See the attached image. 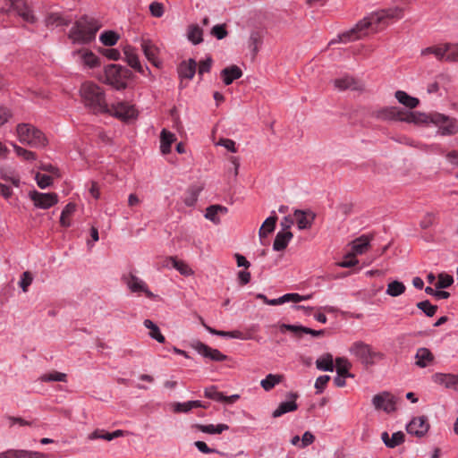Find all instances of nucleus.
Instances as JSON below:
<instances>
[{
	"instance_id": "f257e3e1",
	"label": "nucleus",
	"mask_w": 458,
	"mask_h": 458,
	"mask_svg": "<svg viewBox=\"0 0 458 458\" xmlns=\"http://www.w3.org/2000/svg\"><path fill=\"white\" fill-rule=\"evenodd\" d=\"M403 17V9L393 7L378 10L369 13L360 20L352 29L340 34L337 38L329 42V46L335 43H348L361 39L370 34L383 30L391 23Z\"/></svg>"
},
{
	"instance_id": "f03ea898",
	"label": "nucleus",
	"mask_w": 458,
	"mask_h": 458,
	"mask_svg": "<svg viewBox=\"0 0 458 458\" xmlns=\"http://www.w3.org/2000/svg\"><path fill=\"white\" fill-rule=\"evenodd\" d=\"M81 96L85 106L93 113H108L109 107L106 101L104 90L93 82H85L81 85Z\"/></svg>"
},
{
	"instance_id": "7ed1b4c3",
	"label": "nucleus",
	"mask_w": 458,
	"mask_h": 458,
	"mask_svg": "<svg viewBox=\"0 0 458 458\" xmlns=\"http://www.w3.org/2000/svg\"><path fill=\"white\" fill-rule=\"evenodd\" d=\"M100 25L94 18L83 16L76 21L69 32V38L74 43L88 44L95 39Z\"/></svg>"
},
{
	"instance_id": "20e7f679",
	"label": "nucleus",
	"mask_w": 458,
	"mask_h": 458,
	"mask_svg": "<svg viewBox=\"0 0 458 458\" xmlns=\"http://www.w3.org/2000/svg\"><path fill=\"white\" fill-rule=\"evenodd\" d=\"M16 133L20 142L32 148H42L48 143L44 132L30 123L18 124Z\"/></svg>"
},
{
	"instance_id": "39448f33",
	"label": "nucleus",
	"mask_w": 458,
	"mask_h": 458,
	"mask_svg": "<svg viewBox=\"0 0 458 458\" xmlns=\"http://www.w3.org/2000/svg\"><path fill=\"white\" fill-rule=\"evenodd\" d=\"M375 115L381 120H396L415 124H420L426 119L423 113L407 112L394 106L384 107L377 111Z\"/></svg>"
},
{
	"instance_id": "423d86ee",
	"label": "nucleus",
	"mask_w": 458,
	"mask_h": 458,
	"mask_svg": "<svg viewBox=\"0 0 458 458\" xmlns=\"http://www.w3.org/2000/svg\"><path fill=\"white\" fill-rule=\"evenodd\" d=\"M425 121L420 123H434L438 128V132L441 135H454L458 132V121L454 117L446 116L439 113L425 114Z\"/></svg>"
},
{
	"instance_id": "0eeeda50",
	"label": "nucleus",
	"mask_w": 458,
	"mask_h": 458,
	"mask_svg": "<svg viewBox=\"0 0 458 458\" xmlns=\"http://www.w3.org/2000/svg\"><path fill=\"white\" fill-rule=\"evenodd\" d=\"M350 352L365 365H373L376 360L384 358L383 353L375 351L371 345L360 341L352 344Z\"/></svg>"
},
{
	"instance_id": "6e6552de",
	"label": "nucleus",
	"mask_w": 458,
	"mask_h": 458,
	"mask_svg": "<svg viewBox=\"0 0 458 458\" xmlns=\"http://www.w3.org/2000/svg\"><path fill=\"white\" fill-rule=\"evenodd\" d=\"M130 71L118 64H109L105 68L104 82L111 85L115 89H123L127 83L125 80L128 78Z\"/></svg>"
},
{
	"instance_id": "1a4fd4ad",
	"label": "nucleus",
	"mask_w": 458,
	"mask_h": 458,
	"mask_svg": "<svg viewBox=\"0 0 458 458\" xmlns=\"http://www.w3.org/2000/svg\"><path fill=\"white\" fill-rule=\"evenodd\" d=\"M14 12L24 21L34 23L37 18L24 0H4V4L0 7L1 13Z\"/></svg>"
},
{
	"instance_id": "9d476101",
	"label": "nucleus",
	"mask_w": 458,
	"mask_h": 458,
	"mask_svg": "<svg viewBox=\"0 0 458 458\" xmlns=\"http://www.w3.org/2000/svg\"><path fill=\"white\" fill-rule=\"evenodd\" d=\"M372 403L377 410H383L390 413L396 409V398L388 392H383L376 394L372 399Z\"/></svg>"
},
{
	"instance_id": "9b49d317",
	"label": "nucleus",
	"mask_w": 458,
	"mask_h": 458,
	"mask_svg": "<svg viewBox=\"0 0 458 458\" xmlns=\"http://www.w3.org/2000/svg\"><path fill=\"white\" fill-rule=\"evenodd\" d=\"M30 199L33 201L37 208L47 209L58 202V196L56 193H42L37 191L30 192Z\"/></svg>"
},
{
	"instance_id": "f8f14e48",
	"label": "nucleus",
	"mask_w": 458,
	"mask_h": 458,
	"mask_svg": "<svg viewBox=\"0 0 458 458\" xmlns=\"http://www.w3.org/2000/svg\"><path fill=\"white\" fill-rule=\"evenodd\" d=\"M192 347L194 348V350L198 352V353L211 360L223 361L228 360V357L223 354L219 350L213 349L199 341H197L194 344H192Z\"/></svg>"
},
{
	"instance_id": "ddd939ff",
	"label": "nucleus",
	"mask_w": 458,
	"mask_h": 458,
	"mask_svg": "<svg viewBox=\"0 0 458 458\" xmlns=\"http://www.w3.org/2000/svg\"><path fill=\"white\" fill-rule=\"evenodd\" d=\"M429 427L428 418L426 416H419L411 420L406 429L409 434L421 437L428 433Z\"/></svg>"
},
{
	"instance_id": "4468645a",
	"label": "nucleus",
	"mask_w": 458,
	"mask_h": 458,
	"mask_svg": "<svg viewBox=\"0 0 458 458\" xmlns=\"http://www.w3.org/2000/svg\"><path fill=\"white\" fill-rule=\"evenodd\" d=\"M124 280H125V283H126L128 288L132 293H143L149 299L156 298V295L148 290L147 284L142 279L139 278L138 276H136L132 274H130L128 276H126L124 278Z\"/></svg>"
},
{
	"instance_id": "2eb2a0df",
	"label": "nucleus",
	"mask_w": 458,
	"mask_h": 458,
	"mask_svg": "<svg viewBox=\"0 0 458 458\" xmlns=\"http://www.w3.org/2000/svg\"><path fill=\"white\" fill-rule=\"evenodd\" d=\"M109 110L108 113H112L115 117L123 121L132 119L137 115L134 106L126 102H119L116 105H113Z\"/></svg>"
},
{
	"instance_id": "dca6fc26",
	"label": "nucleus",
	"mask_w": 458,
	"mask_h": 458,
	"mask_svg": "<svg viewBox=\"0 0 458 458\" xmlns=\"http://www.w3.org/2000/svg\"><path fill=\"white\" fill-rule=\"evenodd\" d=\"M431 378L435 384L458 392V374L437 372Z\"/></svg>"
},
{
	"instance_id": "f3484780",
	"label": "nucleus",
	"mask_w": 458,
	"mask_h": 458,
	"mask_svg": "<svg viewBox=\"0 0 458 458\" xmlns=\"http://www.w3.org/2000/svg\"><path fill=\"white\" fill-rule=\"evenodd\" d=\"M315 213L310 209H295L293 216V218L300 230L310 228L315 220Z\"/></svg>"
},
{
	"instance_id": "a211bd4d",
	"label": "nucleus",
	"mask_w": 458,
	"mask_h": 458,
	"mask_svg": "<svg viewBox=\"0 0 458 458\" xmlns=\"http://www.w3.org/2000/svg\"><path fill=\"white\" fill-rule=\"evenodd\" d=\"M141 48L146 58L156 67L161 66V62L158 59L159 48L150 39L141 40Z\"/></svg>"
},
{
	"instance_id": "6ab92c4d",
	"label": "nucleus",
	"mask_w": 458,
	"mask_h": 458,
	"mask_svg": "<svg viewBox=\"0 0 458 458\" xmlns=\"http://www.w3.org/2000/svg\"><path fill=\"white\" fill-rule=\"evenodd\" d=\"M0 458H47V455L36 451L9 449L0 453Z\"/></svg>"
},
{
	"instance_id": "aec40b11",
	"label": "nucleus",
	"mask_w": 458,
	"mask_h": 458,
	"mask_svg": "<svg viewBox=\"0 0 458 458\" xmlns=\"http://www.w3.org/2000/svg\"><path fill=\"white\" fill-rule=\"evenodd\" d=\"M415 365L424 369L434 363L435 356L431 351L426 347L417 349L415 356Z\"/></svg>"
},
{
	"instance_id": "412c9836",
	"label": "nucleus",
	"mask_w": 458,
	"mask_h": 458,
	"mask_svg": "<svg viewBox=\"0 0 458 458\" xmlns=\"http://www.w3.org/2000/svg\"><path fill=\"white\" fill-rule=\"evenodd\" d=\"M124 59L128 65H130L132 69L144 74L145 71L139 60V55L136 52V49L131 46H126L123 48Z\"/></svg>"
},
{
	"instance_id": "4be33fe9",
	"label": "nucleus",
	"mask_w": 458,
	"mask_h": 458,
	"mask_svg": "<svg viewBox=\"0 0 458 458\" xmlns=\"http://www.w3.org/2000/svg\"><path fill=\"white\" fill-rule=\"evenodd\" d=\"M71 21V17L64 16L60 13H50L46 16L45 19V24L48 28L68 26Z\"/></svg>"
},
{
	"instance_id": "5701e85b",
	"label": "nucleus",
	"mask_w": 458,
	"mask_h": 458,
	"mask_svg": "<svg viewBox=\"0 0 458 458\" xmlns=\"http://www.w3.org/2000/svg\"><path fill=\"white\" fill-rule=\"evenodd\" d=\"M371 239V236L366 234L355 239L351 243L352 250L350 252L355 256L365 253L370 246Z\"/></svg>"
},
{
	"instance_id": "b1692460",
	"label": "nucleus",
	"mask_w": 458,
	"mask_h": 458,
	"mask_svg": "<svg viewBox=\"0 0 458 458\" xmlns=\"http://www.w3.org/2000/svg\"><path fill=\"white\" fill-rule=\"evenodd\" d=\"M206 408L200 401H188L185 403H171V409L174 413H187L193 408Z\"/></svg>"
},
{
	"instance_id": "393cba45",
	"label": "nucleus",
	"mask_w": 458,
	"mask_h": 458,
	"mask_svg": "<svg viewBox=\"0 0 458 458\" xmlns=\"http://www.w3.org/2000/svg\"><path fill=\"white\" fill-rule=\"evenodd\" d=\"M228 208L222 205H211L206 209L205 217L216 225L220 223V215H225Z\"/></svg>"
},
{
	"instance_id": "a878e982",
	"label": "nucleus",
	"mask_w": 458,
	"mask_h": 458,
	"mask_svg": "<svg viewBox=\"0 0 458 458\" xmlns=\"http://www.w3.org/2000/svg\"><path fill=\"white\" fill-rule=\"evenodd\" d=\"M290 396H291L292 400L281 403L279 404V406L277 407V409H276L273 411V417H275V418L280 417L286 412L293 411L297 410L298 406L295 403V400L297 399L298 394L292 393V394H290Z\"/></svg>"
},
{
	"instance_id": "bb28decb",
	"label": "nucleus",
	"mask_w": 458,
	"mask_h": 458,
	"mask_svg": "<svg viewBox=\"0 0 458 458\" xmlns=\"http://www.w3.org/2000/svg\"><path fill=\"white\" fill-rule=\"evenodd\" d=\"M293 237L290 231H280L276 233L273 249L276 251L284 250Z\"/></svg>"
},
{
	"instance_id": "cd10ccee",
	"label": "nucleus",
	"mask_w": 458,
	"mask_h": 458,
	"mask_svg": "<svg viewBox=\"0 0 458 458\" xmlns=\"http://www.w3.org/2000/svg\"><path fill=\"white\" fill-rule=\"evenodd\" d=\"M197 64L193 59L183 61L178 67V73L181 78L192 79L196 72Z\"/></svg>"
},
{
	"instance_id": "c85d7f7f",
	"label": "nucleus",
	"mask_w": 458,
	"mask_h": 458,
	"mask_svg": "<svg viewBox=\"0 0 458 458\" xmlns=\"http://www.w3.org/2000/svg\"><path fill=\"white\" fill-rule=\"evenodd\" d=\"M242 75V70L236 65H231L222 70L221 76L225 85H230Z\"/></svg>"
},
{
	"instance_id": "c756f323",
	"label": "nucleus",
	"mask_w": 458,
	"mask_h": 458,
	"mask_svg": "<svg viewBox=\"0 0 458 458\" xmlns=\"http://www.w3.org/2000/svg\"><path fill=\"white\" fill-rule=\"evenodd\" d=\"M176 140V137L174 133L170 132L166 129H163L160 133V149L163 154H168L171 152V146Z\"/></svg>"
},
{
	"instance_id": "7c9ffc66",
	"label": "nucleus",
	"mask_w": 458,
	"mask_h": 458,
	"mask_svg": "<svg viewBox=\"0 0 458 458\" xmlns=\"http://www.w3.org/2000/svg\"><path fill=\"white\" fill-rule=\"evenodd\" d=\"M335 87L340 90L344 89H352L357 90L360 89L359 82L351 76H344L342 78L335 79L334 81Z\"/></svg>"
},
{
	"instance_id": "2f4dec72",
	"label": "nucleus",
	"mask_w": 458,
	"mask_h": 458,
	"mask_svg": "<svg viewBox=\"0 0 458 458\" xmlns=\"http://www.w3.org/2000/svg\"><path fill=\"white\" fill-rule=\"evenodd\" d=\"M446 49V44L436 45L421 50V55H433L437 60L445 61Z\"/></svg>"
},
{
	"instance_id": "473e14b6",
	"label": "nucleus",
	"mask_w": 458,
	"mask_h": 458,
	"mask_svg": "<svg viewBox=\"0 0 458 458\" xmlns=\"http://www.w3.org/2000/svg\"><path fill=\"white\" fill-rule=\"evenodd\" d=\"M309 298H310V296H302V295H300L299 293H286V294L281 296L280 298L269 300V301H267V304L276 306V305H281V304H284V303L289 302V301L300 302L301 301L308 300Z\"/></svg>"
},
{
	"instance_id": "72a5a7b5",
	"label": "nucleus",
	"mask_w": 458,
	"mask_h": 458,
	"mask_svg": "<svg viewBox=\"0 0 458 458\" xmlns=\"http://www.w3.org/2000/svg\"><path fill=\"white\" fill-rule=\"evenodd\" d=\"M74 54L79 55L84 64L90 68L97 67L100 64L98 57L89 50H79L74 52Z\"/></svg>"
},
{
	"instance_id": "f704fd0d",
	"label": "nucleus",
	"mask_w": 458,
	"mask_h": 458,
	"mask_svg": "<svg viewBox=\"0 0 458 458\" xmlns=\"http://www.w3.org/2000/svg\"><path fill=\"white\" fill-rule=\"evenodd\" d=\"M276 221L277 216L276 215H273L263 222L259 231L260 240L266 238L269 233H271L275 230Z\"/></svg>"
},
{
	"instance_id": "c9c22d12",
	"label": "nucleus",
	"mask_w": 458,
	"mask_h": 458,
	"mask_svg": "<svg viewBox=\"0 0 458 458\" xmlns=\"http://www.w3.org/2000/svg\"><path fill=\"white\" fill-rule=\"evenodd\" d=\"M123 435H124V431H123L121 429H117L111 433L106 432L104 430L97 429L89 435V439L101 438V439H105L106 441H112L113 439H114L116 437H123Z\"/></svg>"
},
{
	"instance_id": "e433bc0d",
	"label": "nucleus",
	"mask_w": 458,
	"mask_h": 458,
	"mask_svg": "<svg viewBox=\"0 0 458 458\" xmlns=\"http://www.w3.org/2000/svg\"><path fill=\"white\" fill-rule=\"evenodd\" d=\"M284 379L283 375L268 374L264 379L260 381V386L265 391L272 390L276 385L281 383Z\"/></svg>"
},
{
	"instance_id": "4c0bfd02",
	"label": "nucleus",
	"mask_w": 458,
	"mask_h": 458,
	"mask_svg": "<svg viewBox=\"0 0 458 458\" xmlns=\"http://www.w3.org/2000/svg\"><path fill=\"white\" fill-rule=\"evenodd\" d=\"M395 98L401 104L409 108H415L420 103L418 98L411 97L403 90H397L395 92Z\"/></svg>"
},
{
	"instance_id": "58836bf2",
	"label": "nucleus",
	"mask_w": 458,
	"mask_h": 458,
	"mask_svg": "<svg viewBox=\"0 0 458 458\" xmlns=\"http://www.w3.org/2000/svg\"><path fill=\"white\" fill-rule=\"evenodd\" d=\"M143 325L149 330L148 335L151 338L157 340L158 343H165V336L161 334L158 327L153 321L150 319H145Z\"/></svg>"
},
{
	"instance_id": "ea45409f",
	"label": "nucleus",
	"mask_w": 458,
	"mask_h": 458,
	"mask_svg": "<svg viewBox=\"0 0 458 458\" xmlns=\"http://www.w3.org/2000/svg\"><path fill=\"white\" fill-rule=\"evenodd\" d=\"M316 366L320 370L333 371L334 360L332 354L325 353L322 356H320L316 361Z\"/></svg>"
},
{
	"instance_id": "a19ab883",
	"label": "nucleus",
	"mask_w": 458,
	"mask_h": 458,
	"mask_svg": "<svg viewBox=\"0 0 458 458\" xmlns=\"http://www.w3.org/2000/svg\"><path fill=\"white\" fill-rule=\"evenodd\" d=\"M203 31L197 24H191L188 28L187 37L188 39L193 44L197 45L203 41Z\"/></svg>"
},
{
	"instance_id": "79ce46f5",
	"label": "nucleus",
	"mask_w": 458,
	"mask_h": 458,
	"mask_svg": "<svg viewBox=\"0 0 458 458\" xmlns=\"http://www.w3.org/2000/svg\"><path fill=\"white\" fill-rule=\"evenodd\" d=\"M41 382H66L67 375L58 371H51L41 375L38 378Z\"/></svg>"
},
{
	"instance_id": "37998d69",
	"label": "nucleus",
	"mask_w": 458,
	"mask_h": 458,
	"mask_svg": "<svg viewBox=\"0 0 458 458\" xmlns=\"http://www.w3.org/2000/svg\"><path fill=\"white\" fill-rule=\"evenodd\" d=\"M197 428L203 433L207 434H221L223 431L227 430L229 428L226 424H217V425H197Z\"/></svg>"
},
{
	"instance_id": "c03bdc74",
	"label": "nucleus",
	"mask_w": 458,
	"mask_h": 458,
	"mask_svg": "<svg viewBox=\"0 0 458 458\" xmlns=\"http://www.w3.org/2000/svg\"><path fill=\"white\" fill-rule=\"evenodd\" d=\"M405 290V285L402 282L395 280L388 284L386 294L392 297H397L403 294Z\"/></svg>"
},
{
	"instance_id": "a18cd8bd",
	"label": "nucleus",
	"mask_w": 458,
	"mask_h": 458,
	"mask_svg": "<svg viewBox=\"0 0 458 458\" xmlns=\"http://www.w3.org/2000/svg\"><path fill=\"white\" fill-rule=\"evenodd\" d=\"M336 372L337 375L341 377H351L352 375L349 373V369L351 368V363L347 359L344 357L336 358Z\"/></svg>"
},
{
	"instance_id": "49530a36",
	"label": "nucleus",
	"mask_w": 458,
	"mask_h": 458,
	"mask_svg": "<svg viewBox=\"0 0 458 458\" xmlns=\"http://www.w3.org/2000/svg\"><path fill=\"white\" fill-rule=\"evenodd\" d=\"M75 204L73 203H68L65 206L60 217V224L62 226L69 227L71 225L69 216L75 211Z\"/></svg>"
},
{
	"instance_id": "de8ad7c7",
	"label": "nucleus",
	"mask_w": 458,
	"mask_h": 458,
	"mask_svg": "<svg viewBox=\"0 0 458 458\" xmlns=\"http://www.w3.org/2000/svg\"><path fill=\"white\" fill-rule=\"evenodd\" d=\"M99 39L103 45L107 46V47H112L117 43V41L119 39V36L114 31L108 30V31L103 32L100 35Z\"/></svg>"
},
{
	"instance_id": "09e8293b",
	"label": "nucleus",
	"mask_w": 458,
	"mask_h": 458,
	"mask_svg": "<svg viewBox=\"0 0 458 458\" xmlns=\"http://www.w3.org/2000/svg\"><path fill=\"white\" fill-rule=\"evenodd\" d=\"M417 308L422 310L428 317H433L437 310V306L432 305L429 301H420L416 304Z\"/></svg>"
},
{
	"instance_id": "8fccbe9b",
	"label": "nucleus",
	"mask_w": 458,
	"mask_h": 458,
	"mask_svg": "<svg viewBox=\"0 0 458 458\" xmlns=\"http://www.w3.org/2000/svg\"><path fill=\"white\" fill-rule=\"evenodd\" d=\"M13 148H14V151L16 152V154L20 157H22L24 160L32 161L37 158V155L35 152L25 149L16 144H13Z\"/></svg>"
},
{
	"instance_id": "3c124183",
	"label": "nucleus",
	"mask_w": 458,
	"mask_h": 458,
	"mask_svg": "<svg viewBox=\"0 0 458 458\" xmlns=\"http://www.w3.org/2000/svg\"><path fill=\"white\" fill-rule=\"evenodd\" d=\"M454 283L453 276L445 273L438 275V280L435 284L436 288L444 289L451 286Z\"/></svg>"
},
{
	"instance_id": "603ef678",
	"label": "nucleus",
	"mask_w": 458,
	"mask_h": 458,
	"mask_svg": "<svg viewBox=\"0 0 458 458\" xmlns=\"http://www.w3.org/2000/svg\"><path fill=\"white\" fill-rule=\"evenodd\" d=\"M205 397L208 399L215 400L216 402H223L224 399V394L221 392H218L216 389V386H212L209 387H207L204 391Z\"/></svg>"
},
{
	"instance_id": "864d4df0",
	"label": "nucleus",
	"mask_w": 458,
	"mask_h": 458,
	"mask_svg": "<svg viewBox=\"0 0 458 458\" xmlns=\"http://www.w3.org/2000/svg\"><path fill=\"white\" fill-rule=\"evenodd\" d=\"M262 42V35L259 31H252L250 36V47L254 55L259 52V47Z\"/></svg>"
},
{
	"instance_id": "5fc2aeb1",
	"label": "nucleus",
	"mask_w": 458,
	"mask_h": 458,
	"mask_svg": "<svg viewBox=\"0 0 458 458\" xmlns=\"http://www.w3.org/2000/svg\"><path fill=\"white\" fill-rule=\"evenodd\" d=\"M445 61L458 62V45L446 43Z\"/></svg>"
},
{
	"instance_id": "6e6d98bb",
	"label": "nucleus",
	"mask_w": 458,
	"mask_h": 458,
	"mask_svg": "<svg viewBox=\"0 0 458 458\" xmlns=\"http://www.w3.org/2000/svg\"><path fill=\"white\" fill-rule=\"evenodd\" d=\"M358 262L356 256L349 252L344 256V260L338 263V266L341 267H352L357 265Z\"/></svg>"
},
{
	"instance_id": "4d7b16f0",
	"label": "nucleus",
	"mask_w": 458,
	"mask_h": 458,
	"mask_svg": "<svg viewBox=\"0 0 458 458\" xmlns=\"http://www.w3.org/2000/svg\"><path fill=\"white\" fill-rule=\"evenodd\" d=\"M36 181L39 188L45 189L51 185L52 183V177L50 175L38 173L36 174Z\"/></svg>"
},
{
	"instance_id": "13d9d810",
	"label": "nucleus",
	"mask_w": 458,
	"mask_h": 458,
	"mask_svg": "<svg viewBox=\"0 0 458 458\" xmlns=\"http://www.w3.org/2000/svg\"><path fill=\"white\" fill-rule=\"evenodd\" d=\"M32 281L33 276L30 272L26 271L21 275V278L19 284L24 293L28 292V288L31 284Z\"/></svg>"
},
{
	"instance_id": "bf43d9fd",
	"label": "nucleus",
	"mask_w": 458,
	"mask_h": 458,
	"mask_svg": "<svg viewBox=\"0 0 458 458\" xmlns=\"http://www.w3.org/2000/svg\"><path fill=\"white\" fill-rule=\"evenodd\" d=\"M304 327H302V326L282 324L280 326V330H281V332L290 331V332L293 333L294 335L300 336L301 334L304 333Z\"/></svg>"
},
{
	"instance_id": "052dcab7",
	"label": "nucleus",
	"mask_w": 458,
	"mask_h": 458,
	"mask_svg": "<svg viewBox=\"0 0 458 458\" xmlns=\"http://www.w3.org/2000/svg\"><path fill=\"white\" fill-rule=\"evenodd\" d=\"M436 220V215L434 213H426L420 220V225L422 229H428L433 225Z\"/></svg>"
},
{
	"instance_id": "680f3d73",
	"label": "nucleus",
	"mask_w": 458,
	"mask_h": 458,
	"mask_svg": "<svg viewBox=\"0 0 458 458\" xmlns=\"http://www.w3.org/2000/svg\"><path fill=\"white\" fill-rule=\"evenodd\" d=\"M150 13L157 18H160L164 14V5L158 2H153L149 5Z\"/></svg>"
},
{
	"instance_id": "e2e57ef3",
	"label": "nucleus",
	"mask_w": 458,
	"mask_h": 458,
	"mask_svg": "<svg viewBox=\"0 0 458 458\" xmlns=\"http://www.w3.org/2000/svg\"><path fill=\"white\" fill-rule=\"evenodd\" d=\"M173 265L182 275L189 276L192 274V270L190 267L182 261L174 259Z\"/></svg>"
},
{
	"instance_id": "0e129e2a",
	"label": "nucleus",
	"mask_w": 458,
	"mask_h": 458,
	"mask_svg": "<svg viewBox=\"0 0 458 458\" xmlns=\"http://www.w3.org/2000/svg\"><path fill=\"white\" fill-rule=\"evenodd\" d=\"M211 34L217 39H223L227 36L225 25H215L211 30Z\"/></svg>"
},
{
	"instance_id": "69168bd1",
	"label": "nucleus",
	"mask_w": 458,
	"mask_h": 458,
	"mask_svg": "<svg viewBox=\"0 0 458 458\" xmlns=\"http://www.w3.org/2000/svg\"><path fill=\"white\" fill-rule=\"evenodd\" d=\"M329 380H330V377L327 376V375L320 376L317 378V380L315 382V387L317 389L318 394H320L323 392V390L325 389V387Z\"/></svg>"
},
{
	"instance_id": "338daca9",
	"label": "nucleus",
	"mask_w": 458,
	"mask_h": 458,
	"mask_svg": "<svg viewBox=\"0 0 458 458\" xmlns=\"http://www.w3.org/2000/svg\"><path fill=\"white\" fill-rule=\"evenodd\" d=\"M404 441V434L401 431L395 432L392 435L390 438V448H394L399 445H401Z\"/></svg>"
},
{
	"instance_id": "774afa93",
	"label": "nucleus",
	"mask_w": 458,
	"mask_h": 458,
	"mask_svg": "<svg viewBox=\"0 0 458 458\" xmlns=\"http://www.w3.org/2000/svg\"><path fill=\"white\" fill-rule=\"evenodd\" d=\"M216 144L225 147L227 150L233 153L237 152L235 142L231 139H220Z\"/></svg>"
}]
</instances>
